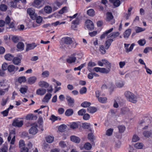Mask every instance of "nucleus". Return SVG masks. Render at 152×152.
I'll return each instance as SVG.
<instances>
[{
    "mask_svg": "<svg viewBox=\"0 0 152 152\" xmlns=\"http://www.w3.org/2000/svg\"><path fill=\"white\" fill-rule=\"evenodd\" d=\"M73 39L70 37H66L63 38L62 40L65 44L71 45L72 48H75L78 44L75 41H73Z\"/></svg>",
    "mask_w": 152,
    "mask_h": 152,
    "instance_id": "nucleus-1",
    "label": "nucleus"
},
{
    "mask_svg": "<svg viewBox=\"0 0 152 152\" xmlns=\"http://www.w3.org/2000/svg\"><path fill=\"white\" fill-rule=\"evenodd\" d=\"M125 96L129 101L133 103L137 102V96L132 93L130 91H126L124 93Z\"/></svg>",
    "mask_w": 152,
    "mask_h": 152,
    "instance_id": "nucleus-2",
    "label": "nucleus"
},
{
    "mask_svg": "<svg viewBox=\"0 0 152 152\" xmlns=\"http://www.w3.org/2000/svg\"><path fill=\"white\" fill-rule=\"evenodd\" d=\"M27 12L30 16L31 19L33 20L36 19L37 15L35 13V10L34 9L31 8L28 9Z\"/></svg>",
    "mask_w": 152,
    "mask_h": 152,
    "instance_id": "nucleus-3",
    "label": "nucleus"
},
{
    "mask_svg": "<svg viewBox=\"0 0 152 152\" xmlns=\"http://www.w3.org/2000/svg\"><path fill=\"white\" fill-rule=\"evenodd\" d=\"M38 125L37 124L34 123L32 125V127L29 129V132L30 134L35 135L38 132V130L37 128Z\"/></svg>",
    "mask_w": 152,
    "mask_h": 152,
    "instance_id": "nucleus-4",
    "label": "nucleus"
},
{
    "mask_svg": "<svg viewBox=\"0 0 152 152\" xmlns=\"http://www.w3.org/2000/svg\"><path fill=\"white\" fill-rule=\"evenodd\" d=\"M44 5L43 0H34L33 6L35 7L39 8L42 7Z\"/></svg>",
    "mask_w": 152,
    "mask_h": 152,
    "instance_id": "nucleus-5",
    "label": "nucleus"
},
{
    "mask_svg": "<svg viewBox=\"0 0 152 152\" xmlns=\"http://www.w3.org/2000/svg\"><path fill=\"white\" fill-rule=\"evenodd\" d=\"M23 125V121L18 119H15L12 124L13 126L18 127H21Z\"/></svg>",
    "mask_w": 152,
    "mask_h": 152,
    "instance_id": "nucleus-6",
    "label": "nucleus"
},
{
    "mask_svg": "<svg viewBox=\"0 0 152 152\" xmlns=\"http://www.w3.org/2000/svg\"><path fill=\"white\" fill-rule=\"evenodd\" d=\"M119 35L120 33L118 32H114L109 34L107 38L113 39V41L116 38L119 36Z\"/></svg>",
    "mask_w": 152,
    "mask_h": 152,
    "instance_id": "nucleus-7",
    "label": "nucleus"
},
{
    "mask_svg": "<svg viewBox=\"0 0 152 152\" xmlns=\"http://www.w3.org/2000/svg\"><path fill=\"white\" fill-rule=\"evenodd\" d=\"M4 22L5 24L9 25L10 28H12L14 27V23L12 22H11V19L8 16L6 17Z\"/></svg>",
    "mask_w": 152,
    "mask_h": 152,
    "instance_id": "nucleus-8",
    "label": "nucleus"
},
{
    "mask_svg": "<svg viewBox=\"0 0 152 152\" xmlns=\"http://www.w3.org/2000/svg\"><path fill=\"white\" fill-rule=\"evenodd\" d=\"M87 27L88 29L91 30L94 29V25L93 22L90 20H87L86 22Z\"/></svg>",
    "mask_w": 152,
    "mask_h": 152,
    "instance_id": "nucleus-9",
    "label": "nucleus"
},
{
    "mask_svg": "<svg viewBox=\"0 0 152 152\" xmlns=\"http://www.w3.org/2000/svg\"><path fill=\"white\" fill-rule=\"evenodd\" d=\"M37 45L35 43H32L30 44H28L26 45V51H28L34 49L37 46Z\"/></svg>",
    "mask_w": 152,
    "mask_h": 152,
    "instance_id": "nucleus-10",
    "label": "nucleus"
},
{
    "mask_svg": "<svg viewBox=\"0 0 152 152\" xmlns=\"http://www.w3.org/2000/svg\"><path fill=\"white\" fill-rule=\"evenodd\" d=\"M66 98L69 106H72L73 105L75 102L73 98L69 96H66Z\"/></svg>",
    "mask_w": 152,
    "mask_h": 152,
    "instance_id": "nucleus-11",
    "label": "nucleus"
},
{
    "mask_svg": "<svg viewBox=\"0 0 152 152\" xmlns=\"http://www.w3.org/2000/svg\"><path fill=\"white\" fill-rule=\"evenodd\" d=\"M121 113L123 114L129 115L131 114V112L129 108L124 107L121 109Z\"/></svg>",
    "mask_w": 152,
    "mask_h": 152,
    "instance_id": "nucleus-12",
    "label": "nucleus"
},
{
    "mask_svg": "<svg viewBox=\"0 0 152 152\" xmlns=\"http://www.w3.org/2000/svg\"><path fill=\"white\" fill-rule=\"evenodd\" d=\"M74 55V54H72L68 58L66 59V61L69 64H71L75 62L76 60V58Z\"/></svg>",
    "mask_w": 152,
    "mask_h": 152,
    "instance_id": "nucleus-13",
    "label": "nucleus"
},
{
    "mask_svg": "<svg viewBox=\"0 0 152 152\" xmlns=\"http://www.w3.org/2000/svg\"><path fill=\"white\" fill-rule=\"evenodd\" d=\"M113 42V39H110L109 38L107 39L104 44L105 48L106 49H108Z\"/></svg>",
    "mask_w": 152,
    "mask_h": 152,
    "instance_id": "nucleus-14",
    "label": "nucleus"
},
{
    "mask_svg": "<svg viewBox=\"0 0 152 152\" xmlns=\"http://www.w3.org/2000/svg\"><path fill=\"white\" fill-rule=\"evenodd\" d=\"M46 89L43 88H40L37 90L36 94L38 95L42 96L46 93Z\"/></svg>",
    "mask_w": 152,
    "mask_h": 152,
    "instance_id": "nucleus-15",
    "label": "nucleus"
},
{
    "mask_svg": "<svg viewBox=\"0 0 152 152\" xmlns=\"http://www.w3.org/2000/svg\"><path fill=\"white\" fill-rule=\"evenodd\" d=\"M70 138L71 140L75 143H78L80 142V139L79 137L75 136H71Z\"/></svg>",
    "mask_w": 152,
    "mask_h": 152,
    "instance_id": "nucleus-16",
    "label": "nucleus"
},
{
    "mask_svg": "<svg viewBox=\"0 0 152 152\" xmlns=\"http://www.w3.org/2000/svg\"><path fill=\"white\" fill-rule=\"evenodd\" d=\"M52 94L50 93L47 94L42 99V101L45 103H48L51 98Z\"/></svg>",
    "mask_w": 152,
    "mask_h": 152,
    "instance_id": "nucleus-17",
    "label": "nucleus"
},
{
    "mask_svg": "<svg viewBox=\"0 0 152 152\" xmlns=\"http://www.w3.org/2000/svg\"><path fill=\"white\" fill-rule=\"evenodd\" d=\"M38 85L40 87L45 88H48L49 86V84L48 83L43 81H39L38 83Z\"/></svg>",
    "mask_w": 152,
    "mask_h": 152,
    "instance_id": "nucleus-18",
    "label": "nucleus"
},
{
    "mask_svg": "<svg viewBox=\"0 0 152 152\" xmlns=\"http://www.w3.org/2000/svg\"><path fill=\"white\" fill-rule=\"evenodd\" d=\"M114 18L112 13L111 12H108L106 13V20L107 22H110Z\"/></svg>",
    "mask_w": 152,
    "mask_h": 152,
    "instance_id": "nucleus-19",
    "label": "nucleus"
},
{
    "mask_svg": "<svg viewBox=\"0 0 152 152\" xmlns=\"http://www.w3.org/2000/svg\"><path fill=\"white\" fill-rule=\"evenodd\" d=\"M131 29L130 28L126 30L123 34L124 37L126 39H128L131 33Z\"/></svg>",
    "mask_w": 152,
    "mask_h": 152,
    "instance_id": "nucleus-20",
    "label": "nucleus"
},
{
    "mask_svg": "<svg viewBox=\"0 0 152 152\" xmlns=\"http://www.w3.org/2000/svg\"><path fill=\"white\" fill-rule=\"evenodd\" d=\"M113 29V28H110V29L105 31V32L104 33L101 35L100 36V38L101 39H103L104 38L105 36H106L108 34L112 32Z\"/></svg>",
    "mask_w": 152,
    "mask_h": 152,
    "instance_id": "nucleus-21",
    "label": "nucleus"
},
{
    "mask_svg": "<svg viewBox=\"0 0 152 152\" xmlns=\"http://www.w3.org/2000/svg\"><path fill=\"white\" fill-rule=\"evenodd\" d=\"M37 79V77L35 76L31 77L28 79V82L29 84H32L34 83Z\"/></svg>",
    "mask_w": 152,
    "mask_h": 152,
    "instance_id": "nucleus-22",
    "label": "nucleus"
},
{
    "mask_svg": "<svg viewBox=\"0 0 152 152\" xmlns=\"http://www.w3.org/2000/svg\"><path fill=\"white\" fill-rule=\"evenodd\" d=\"M12 62L15 65H19L21 63V59L18 57H15L12 59Z\"/></svg>",
    "mask_w": 152,
    "mask_h": 152,
    "instance_id": "nucleus-23",
    "label": "nucleus"
},
{
    "mask_svg": "<svg viewBox=\"0 0 152 152\" xmlns=\"http://www.w3.org/2000/svg\"><path fill=\"white\" fill-rule=\"evenodd\" d=\"M44 11L47 14H50L52 11V8L49 6H45L44 8Z\"/></svg>",
    "mask_w": 152,
    "mask_h": 152,
    "instance_id": "nucleus-24",
    "label": "nucleus"
},
{
    "mask_svg": "<svg viewBox=\"0 0 152 152\" xmlns=\"http://www.w3.org/2000/svg\"><path fill=\"white\" fill-rule=\"evenodd\" d=\"M109 1L113 3V5L115 7H118L121 4L120 1L119 0H109Z\"/></svg>",
    "mask_w": 152,
    "mask_h": 152,
    "instance_id": "nucleus-25",
    "label": "nucleus"
},
{
    "mask_svg": "<svg viewBox=\"0 0 152 152\" xmlns=\"http://www.w3.org/2000/svg\"><path fill=\"white\" fill-rule=\"evenodd\" d=\"M73 113V110L72 109H69L65 111V115L67 116H69L72 115Z\"/></svg>",
    "mask_w": 152,
    "mask_h": 152,
    "instance_id": "nucleus-26",
    "label": "nucleus"
},
{
    "mask_svg": "<svg viewBox=\"0 0 152 152\" xmlns=\"http://www.w3.org/2000/svg\"><path fill=\"white\" fill-rule=\"evenodd\" d=\"M4 57L6 60L8 61H11L12 60L14 56L10 53H8L5 55Z\"/></svg>",
    "mask_w": 152,
    "mask_h": 152,
    "instance_id": "nucleus-27",
    "label": "nucleus"
},
{
    "mask_svg": "<svg viewBox=\"0 0 152 152\" xmlns=\"http://www.w3.org/2000/svg\"><path fill=\"white\" fill-rule=\"evenodd\" d=\"M102 61L103 62V64L105 65L107 68H111V65L108 61L105 59H103Z\"/></svg>",
    "mask_w": 152,
    "mask_h": 152,
    "instance_id": "nucleus-28",
    "label": "nucleus"
},
{
    "mask_svg": "<svg viewBox=\"0 0 152 152\" xmlns=\"http://www.w3.org/2000/svg\"><path fill=\"white\" fill-rule=\"evenodd\" d=\"M87 111L90 113H94L96 111L97 109L96 107H90L87 108Z\"/></svg>",
    "mask_w": 152,
    "mask_h": 152,
    "instance_id": "nucleus-29",
    "label": "nucleus"
},
{
    "mask_svg": "<svg viewBox=\"0 0 152 152\" xmlns=\"http://www.w3.org/2000/svg\"><path fill=\"white\" fill-rule=\"evenodd\" d=\"M18 2V0H13L10 3V6L14 8H15L17 7V3Z\"/></svg>",
    "mask_w": 152,
    "mask_h": 152,
    "instance_id": "nucleus-30",
    "label": "nucleus"
},
{
    "mask_svg": "<svg viewBox=\"0 0 152 152\" xmlns=\"http://www.w3.org/2000/svg\"><path fill=\"white\" fill-rule=\"evenodd\" d=\"M24 45L23 43L20 42L18 43L17 45V47L18 48L22 50L24 49Z\"/></svg>",
    "mask_w": 152,
    "mask_h": 152,
    "instance_id": "nucleus-31",
    "label": "nucleus"
},
{
    "mask_svg": "<svg viewBox=\"0 0 152 152\" xmlns=\"http://www.w3.org/2000/svg\"><path fill=\"white\" fill-rule=\"evenodd\" d=\"M143 144L142 143L138 142L135 144L134 145V147L137 149H141L143 147Z\"/></svg>",
    "mask_w": 152,
    "mask_h": 152,
    "instance_id": "nucleus-32",
    "label": "nucleus"
},
{
    "mask_svg": "<svg viewBox=\"0 0 152 152\" xmlns=\"http://www.w3.org/2000/svg\"><path fill=\"white\" fill-rule=\"evenodd\" d=\"M46 141L48 143H51L54 141V137L51 136H48L46 137Z\"/></svg>",
    "mask_w": 152,
    "mask_h": 152,
    "instance_id": "nucleus-33",
    "label": "nucleus"
},
{
    "mask_svg": "<svg viewBox=\"0 0 152 152\" xmlns=\"http://www.w3.org/2000/svg\"><path fill=\"white\" fill-rule=\"evenodd\" d=\"M87 13L90 16H94L95 15L94 11L93 9H89L87 11Z\"/></svg>",
    "mask_w": 152,
    "mask_h": 152,
    "instance_id": "nucleus-34",
    "label": "nucleus"
},
{
    "mask_svg": "<svg viewBox=\"0 0 152 152\" xmlns=\"http://www.w3.org/2000/svg\"><path fill=\"white\" fill-rule=\"evenodd\" d=\"M110 71V69L107 68L106 69L104 68H102L101 73L107 74L109 73Z\"/></svg>",
    "mask_w": 152,
    "mask_h": 152,
    "instance_id": "nucleus-35",
    "label": "nucleus"
},
{
    "mask_svg": "<svg viewBox=\"0 0 152 152\" xmlns=\"http://www.w3.org/2000/svg\"><path fill=\"white\" fill-rule=\"evenodd\" d=\"M18 81L19 83H21L25 82L26 81V79L24 76L20 77L18 78Z\"/></svg>",
    "mask_w": 152,
    "mask_h": 152,
    "instance_id": "nucleus-36",
    "label": "nucleus"
},
{
    "mask_svg": "<svg viewBox=\"0 0 152 152\" xmlns=\"http://www.w3.org/2000/svg\"><path fill=\"white\" fill-rule=\"evenodd\" d=\"M91 104V103L90 102H83L81 104V106L83 107H88Z\"/></svg>",
    "mask_w": 152,
    "mask_h": 152,
    "instance_id": "nucleus-37",
    "label": "nucleus"
},
{
    "mask_svg": "<svg viewBox=\"0 0 152 152\" xmlns=\"http://www.w3.org/2000/svg\"><path fill=\"white\" fill-rule=\"evenodd\" d=\"M138 43L141 46H144L146 43V41L145 39H141L138 41Z\"/></svg>",
    "mask_w": 152,
    "mask_h": 152,
    "instance_id": "nucleus-38",
    "label": "nucleus"
},
{
    "mask_svg": "<svg viewBox=\"0 0 152 152\" xmlns=\"http://www.w3.org/2000/svg\"><path fill=\"white\" fill-rule=\"evenodd\" d=\"M84 147L86 150H89L91 149V146L89 143L87 142L84 145Z\"/></svg>",
    "mask_w": 152,
    "mask_h": 152,
    "instance_id": "nucleus-39",
    "label": "nucleus"
},
{
    "mask_svg": "<svg viewBox=\"0 0 152 152\" xmlns=\"http://www.w3.org/2000/svg\"><path fill=\"white\" fill-rule=\"evenodd\" d=\"M98 101L101 103H104L106 102L107 99L106 97H99L98 99Z\"/></svg>",
    "mask_w": 152,
    "mask_h": 152,
    "instance_id": "nucleus-40",
    "label": "nucleus"
},
{
    "mask_svg": "<svg viewBox=\"0 0 152 152\" xmlns=\"http://www.w3.org/2000/svg\"><path fill=\"white\" fill-rule=\"evenodd\" d=\"M15 69V66L12 65H10L8 66L7 69L10 72H11L14 71Z\"/></svg>",
    "mask_w": 152,
    "mask_h": 152,
    "instance_id": "nucleus-41",
    "label": "nucleus"
},
{
    "mask_svg": "<svg viewBox=\"0 0 152 152\" xmlns=\"http://www.w3.org/2000/svg\"><path fill=\"white\" fill-rule=\"evenodd\" d=\"M145 30V28H142L138 26L136 27L135 29V30L136 33H138L144 31Z\"/></svg>",
    "mask_w": 152,
    "mask_h": 152,
    "instance_id": "nucleus-42",
    "label": "nucleus"
},
{
    "mask_svg": "<svg viewBox=\"0 0 152 152\" xmlns=\"http://www.w3.org/2000/svg\"><path fill=\"white\" fill-rule=\"evenodd\" d=\"M91 124L89 123H84L82 124V127L84 129H88L90 127Z\"/></svg>",
    "mask_w": 152,
    "mask_h": 152,
    "instance_id": "nucleus-43",
    "label": "nucleus"
},
{
    "mask_svg": "<svg viewBox=\"0 0 152 152\" xmlns=\"http://www.w3.org/2000/svg\"><path fill=\"white\" fill-rule=\"evenodd\" d=\"M87 89L86 87H84L81 88L79 91V92L81 94H86L87 92Z\"/></svg>",
    "mask_w": 152,
    "mask_h": 152,
    "instance_id": "nucleus-44",
    "label": "nucleus"
},
{
    "mask_svg": "<svg viewBox=\"0 0 152 152\" xmlns=\"http://www.w3.org/2000/svg\"><path fill=\"white\" fill-rule=\"evenodd\" d=\"M74 55H75L74 56L76 58V60L77 58L79 60L81 59L83 56V55L81 53H74Z\"/></svg>",
    "mask_w": 152,
    "mask_h": 152,
    "instance_id": "nucleus-45",
    "label": "nucleus"
},
{
    "mask_svg": "<svg viewBox=\"0 0 152 152\" xmlns=\"http://www.w3.org/2000/svg\"><path fill=\"white\" fill-rule=\"evenodd\" d=\"M88 138L91 141L93 142L94 139V137L92 133H90L88 134Z\"/></svg>",
    "mask_w": 152,
    "mask_h": 152,
    "instance_id": "nucleus-46",
    "label": "nucleus"
},
{
    "mask_svg": "<svg viewBox=\"0 0 152 152\" xmlns=\"http://www.w3.org/2000/svg\"><path fill=\"white\" fill-rule=\"evenodd\" d=\"M70 128L73 129L77 128L78 127V124L76 122H73L70 125Z\"/></svg>",
    "mask_w": 152,
    "mask_h": 152,
    "instance_id": "nucleus-47",
    "label": "nucleus"
},
{
    "mask_svg": "<svg viewBox=\"0 0 152 152\" xmlns=\"http://www.w3.org/2000/svg\"><path fill=\"white\" fill-rule=\"evenodd\" d=\"M124 84V82L122 81H120L117 82L116 84V86L119 88L122 87Z\"/></svg>",
    "mask_w": 152,
    "mask_h": 152,
    "instance_id": "nucleus-48",
    "label": "nucleus"
},
{
    "mask_svg": "<svg viewBox=\"0 0 152 152\" xmlns=\"http://www.w3.org/2000/svg\"><path fill=\"white\" fill-rule=\"evenodd\" d=\"M113 129L112 128H110L106 131V134L108 136H110L112 134V133L113 131Z\"/></svg>",
    "mask_w": 152,
    "mask_h": 152,
    "instance_id": "nucleus-49",
    "label": "nucleus"
},
{
    "mask_svg": "<svg viewBox=\"0 0 152 152\" xmlns=\"http://www.w3.org/2000/svg\"><path fill=\"white\" fill-rule=\"evenodd\" d=\"M7 8V6L4 4H1L0 5V10L2 11H6Z\"/></svg>",
    "mask_w": 152,
    "mask_h": 152,
    "instance_id": "nucleus-50",
    "label": "nucleus"
},
{
    "mask_svg": "<svg viewBox=\"0 0 152 152\" xmlns=\"http://www.w3.org/2000/svg\"><path fill=\"white\" fill-rule=\"evenodd\" d=\"M151 134V132L149 131H145L143 133V134L145 137H149Z\"/></svg>",
    "mask_w": 152,
    "mask_h": 152,
    "instance_id": "nucleus-51",
    "label": "nucleus"
},
{
    "mask_svg": "<svg viewBox=\"0 0 152 152\" xmlns=\"http://www.w3.org/2000/svg\"><path fill=\"white\" fill-rule=\"evenodd\" d=\"M66 126L65 125H62L59 127L58 130L61 132H63L66 129Z\"/></svg>",
    "mask_w": 152,
    "mask_h": 152,
    "instance_id": "nucleus-52",
    "label": "nucleus"
},
{
    "mask_svg": "<svg viewBox=\"0 0 152 152\" xmlns=\"http://www.w3.org/2000/svg\"><path fill=\"white\" fill-rule=\"evenodd\" d=\"M86 65V63H84L83 64H81L80 66L77 67H75L74 69L75 71L77 70H80L82 68H83Z\"/></svg>",
    "mask_w": 152,
    "mask_h": 152,
    "instance_id": "nucleus-53",
    "label": "nucleus"
},
{
    "mask_svg": "<svg viewBox=\"0 0 152 152\" xmlns=\"http://www.w3.org/2000/svg\"><path fill=\"white\" fill-rule=\"evenodd\" d=\"M121 143L119 140L116 141L115 144V149L119 148L121 145Z\"/></svg>",
    "mask_w": 152,
    "mask_h": 152,
    "instance_id": "nucleus-54",
    "label": "nucleus"
},
{
    "mask_svg": "<svg viewBox=\"0 0 152 152\" xmlns=\"http://www.w3.org/2000/svg\"><path fill=\"white\" fill-rule=\"evenodd\" d=\"M86 113V110L84 109H82L79 110L78 112V114L79 115H83Z\"/></svg>",
    "mask_w": 152,
    "mask_h": 152,
    "instance_id": "nucleus-55",
    "label": "nucleus"
},
{
    "mask_svg": "<svg viewBox=\"0 0 152 152\" xmlns=\"http://www.w3.org/2000/svg\"><path fill=\"white\" fill-rule=\"evenodd\" d=\"M99 49L100 51L102 54H104L105 53L106 51L103 45L100 46Z\"/></svg>",
    "mask_w": 152,
    "mask_h": 152,
    "instance_id": "nucleus-56",
    "label": "nucleus"
},
{
    "mask_svg": "<svg viewBox=\"0 0 152 152\" xmlns=\"http://www.w3.org/2000/svg\"><path fill=\"white\" fill-rule=\"evenodd\" d=\"M59 145L62 148H64L67 146L66 142L64 141H61L59 143Z\"/></svg>",
    "mask_w": 152,
    "mask_h": 152,
    "instance_id": "nucleus-57",
    "label": "nucleus"
},
{
    "mask_svg": "<svg viewBox=\"0 0 152 152\" xmlns=\"http://www.w3.org/2000/svg\"><path fill=\"white\" fill-rule=\"evenodd\" d=\"M67 11V7H65L63 8L62 9L59 11V13L60 14H63L64 13L66 12Z\"/></svg>",
    "mask_w": 152,
    "mask_h": 152,
    "instance_id": "nucleus-58",
    "label": "nucleus"
},
{
    "mask_svg": "<svg viewBox=\"0 0 152 152\" xmlns=\"http://www.w3.org/2000/svg\"><path fill=\"white\" fill-rule=\"evenodd\" d=\"M19 145L20 148L25 147L24 141L23 140H20L19 142Z\"/></svg>",
    "mask_w": 152,
    "mask_h": 152,
    "instance_id": "nucleus-59",
    "label": "nucleus"
},
{
    "mask_svg": "<svg viewBox=\"0 0 152 152\" xmlns=\"http://www.w3.org/2000/svg\"><path fill=\"white\" fill-rule=\"evenodd\" d=\"M118 129L120 132H123L125 130V127L123 126H118Z\"/></svg>",
    "mask_w": 152,
    "mask_h": 152,
    "instance_id": "nucleus-60",
    "label": "nucleus"
},
{
    "mask_svg": "<svg viewBox=\"0 0 152 152\" xmlns=\"http://www.w3.org/2000/svg\"><path fill=\"white\" fill-rule=\"evenodd\" d=\"M49 75V72L48 71H45L43 72L42 73V75L44 77H48Z\"/></svg>",
    "mask_w": 152,
    "mask_h": 152,
    "instance_id": "nucleus-61",
    "label": "nucleus"
},
{
    "mask_svg": "<svg viewBox=\"0 0 152 152\" xmlns=\"http://www.w3.org/2000/svg\"><path fill=\"white\" fill-rule=\"evenodd\" d=\"M139 140L140 138L137 136L136 135H134L132 139V141L134 142H135Z\"/></svg>",
    "mask_w": 152,
    "mask_h": 152,
    "instance_id": "nucleus-62",
    "label": "nucleus"
},
{
    "mask_svg": "<svg viewBox=\"0 0 152 152\" xmlns=\"http://www.w3.org/2000/svg\"><path fill=\"white\" fill-rule=\"evenodd\" d=\"M7 147L6 146H4L1 149L0 152H7Z\"/></svg>",
    "mask_w": 152,
    "mask_h": 152,
    "instance_id": "nucleus-63",
    "label": "nucleus"
},
{
    "mask_svg": "<svg viewBox=\"0 0 152 152\" xmlns=\"http://www.w3.org/2000/svg\"><path fill=\"white\" fill-rule=\"evenodd\" d=\"M34 116L32 114H28L26 117V119L27 120H32L33 119Z\"/></svg>",
    "mask_w": 152,
    "mask_h": 152,
    "instance_id": "nucleus-64",
    "label": "nucleus"
}]
</instances>
